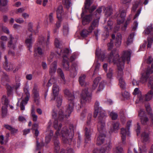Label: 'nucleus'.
<instances>
[{
	"instance_id": "nucleus-1",
	"label": "nucleus",
	"mask_w": 153,
	"mask_h": 153,
	"mask_svg": "<svg viewBox=\"0 0 153 153\" xmlns=\"http://www.w3.org/2000/svg\"><path fill=\"white\" fill-rule=\"evenodd\" d=\"M131 54V52L130 51H124L121 58L118 59V51L117 49H114L112 50L107 58L105 57L103 53L99 49L97 50L96 52V56L99 59L102 61L105 60L109 62H113L114 64H116L118 69L117 78L119 79V85L122 89H123L126 88V82L122 77L124 63L126 61L127 63H129Z\"/></svg>"
},
{
	"instance_id": "nucleus-2",
	"label": "nucleus",
	"mask_w": 153,
	"mask_h": 153,
	"mask_svg": "<svg viewBox=\"0 0 153 153\" xmlns=\"http://www.w3.org/2000/svg\"><path fill=\"white\" fill-rule=\"evenodd\" d=\"M52 116L53 118L58 119V120H55L53 123V127L57 130L54 136L53 139L55 152L56 153H58L60 149L59 142V141L58 140L56 139V138L59 136H61L64 142L67 143V141L69 140H71L73 133V130L70 129V132H69L67 128L66 127H64L62 128L60 134V129L62 126V124L60 123V121H62L64 118H68L69 116H67V117H65L62 118L61 117H59L58 112H57L55 110H53Z\"/></svg>"
},
{
	"instance_id": "nucleus-3",
	"label": "nucleus",
	"mask_w": 153,
	"mask_h": 153,
	"mask_svg": "<svg viewBox=\"0 0 153 153\" xmlns=\"http://www.w3.org/2000/svg\"><path fill=\"white\" fill-rule=\"evenodd\" d=\"M99 102H96L94 112V117H96L98 116V119L97 128L100 134L97 139L96 144L97 145H100L103 143L105 137V135L102 132L105 128V119L106 116L105 115V111L101 107H99Z\"/></svg>"
},
{
	"instance_id": "nucleus-4",
	"label": "nucleus",
	"mask_w": 153,
	"mask_h": 153,
	"mask_svg": "<svg viewBox=\"0 0 153 153\" xmlns=\"http://www.w3.org/2000/svg\"><path fill=\"white\" fill-rule=\"evenodd\" d=\"M64 94L67 96L68 100L69 105L65 110L64 112L63 108H61L59 109L57 112H58L59 117H61L62 118L65 117H67L70 116L71 113L73 110L74 105V97L71 93L69 90L65 89L64 91Z\"/></svg>"
},
{
	"instance_id": "nucleus-5",
	"label": "nucleus",
	"mask_w": 153,
	"mask_h": 153,
	"mask_svg": "<svg viewBox=\"0 0 153 153\" xmlns=\"http://www.w3.org/2000/svg\"><path fill=\"white\" fill-rule=\"evenodd\" d=\"M103 9L105 13V15L106 17L110 16L112 13V9L111 7L108 6L105 7L104 6H102L99 7L96 10L94 14H90L89 15L85 16L82 19V23L84 25L88 24L92 20V18H96V19H98V22L100 19V15L102 12V9Z\"/></svg>"
},
{
	"instance_id": "nucleus-6",
	"label": "nucleus",
	"mask_w": 153,
	"mask_h": 153,
	"mask_svg": "<svg viewBox=\"0 0 153 153\" xmlns=\"http://www.w3.org/2000/svg\"><path fill=\"white\" fill-rule=\"evenodd\" d=\"M59 87L56 84H54L52 87L53 97L51 98V100H56L58 107L60 106L62 103V97L59 94Z\"/></svg>"
},
{
	"instance_id": "nucleus-7",
	"label": "nucleus",
	"mask_w": 153,
	"mask_h": 153,
	"mask_svg": "<svg viewBox=\"0 0 153 153\" xmlns=\"http://www.w3.org/2000/svg\"><path fill=\"white\" fill-rule=\"evenodd\" d=\"M24 93L22 95L23 98L22 101L20 104V108L21 110H24L25 109V107L24 105H25L27 103L30 97V95L29 91V87L28 85H26L23 88Z\"/></svg>"
},
{
	"instance_id": "nucleus-8",
	"label": "nucleus",
	"mask_w": 153,
	"mask_h": 153,
	"mask_svg": "<svg viewBox=\"0 0 153 153\" xmlns=\"http://www.w3.org/2000/svg\"><path fill=\"white\" fill-rule=\"evenodd\" d=\"M60 53H57L59 56H62L63 58L62 65L66 71L69 69V65L68 62V55L69 53V50L67 48L62 49L61 50Z\"/></svg>"
},
{
	"instance_id": "nucleus-9",
	"label": "nucleus",
	"mask_w": 153,
	"mask_h": 153,
	"mask_svg": "<svg viewBox=\"0 0 153 153\" xmlns=\"http://www.w3.org/2000/svg\"><path fill=\"white\" fill-rule=\"evenodd\" d=\"M80 97L81 103L82 105L89 102L91 99V94L88 92L87 88H85L82 90Z\"/></svg>"
},
{
	"instance_id": "nucleus-10",
	"label": "nucleus",
	"mask_w": 153,
	"mask_h": 153,
	"mask_svg": "<svg viewBox=\"0 0 153 153\" xmlns=\"http://www.w3.org/2000/svg\"><path fill=\"white\" fill-rule=\"evenodd\" d=\"M127 12L126 8H121L118 13H117L115 15V17L117 18V22L119 25L122 24L124 21Z\"/></svg>"
},
{
	"instance_id": "nucleus-11",
	"label": "nucleus",
	"mask_w": 153,
	"mask_h": 153,
	"mask_svg": "<svg viewBox=\"0 0 153 153\" xmlns=\"http://www.w3.org/2000/svg\"><path fill=\"white\" fill-rule=\"evenodd\" d=\"M98 19H95L89 27L88 30L86 29H83L82 30L81 33V36L83 37L87 36L89 33H92L93 30L98 27Z\"/></svg>"
},
{
	"instance_id": "nucleus-12",
	"label": "nucleus",
	"mask_w": 153,
	"mask_h": 153,
	"mask_svg": "<svg viewBox=\"0 0 153 153\" xmlns=\"http://www.w3.org/2000/svg\"><path fill=\"white\" fill-rule=\"evenodd\" d=\"M153 72V64L151 65V68L148 67L147 69L142 74L140 82L142 83L146 82L150 74Z\"/></svg>"
},
{
	"instance_id": "nucleus-13",
	"label": "nucleus",
	"mask_w": 153,
	"mask_h": 153,
	"mask_svg": "<svg viewBox=\"0 0 153 153\" xmlns=\"http://www.w3.org/2000/svg\"><path fill=\"white\" fill-rule=\"evenodd\" d=\"M2 103L4 106L2 107V115L3 117H5L7 113V107L9 102V101L5 95H3L1 98Z\"/></svg>"
},
{
	"instance_id": "nucleus-14",
	"label": "nucleus",
	"mask_w": 153,
	"mask_h": 153,
	"mask_svg": "<svg viewBox=\"0 0 153 153\" xmlns=\"http://www.w3.org/2000/svg\"><path fill=\"white\" fill-rule=\"evenodd\" d=\"M131 121L129 120L128 121L127 124L126 128L125 129L122 128L121 129V134L122 140L123 142L126 140V135H129V128L131 125Z\"/></svg>"
},
{
	"instance_id": "nucleus-15",
	"label": "nucleus",
	"mask_w": 153,
	"mask_h": 153,
	"mask_svg": "<svg viewBox=\"0 0 153 153\" xmlns=\"http://www.w3.org/2000/svg\"><path fill=\"white\" fill-rule=\"evenodd\" d=\"M51 124V122H49L46 130V136L45 138V143L46 144L50 142L51 137L53 135V132L50 128Z\"/></svg>"
},
{
	"instance_id": "nucleus-16",
	"label": "nucleus",
	"mask_w": 153,
	"mask_h": 153,
	"mask_svg": "<svg viewBox=\"0 0 153 153\" xmlns=\"http://www.w3.org/2000/svg\"><path fill=\"white\" fill-rule=\"evenodd\" d=\"M32 92L33 95L35 102H38L39 99V89L38 85L35 84L34 85Z\"/></svg>"
},
{
	"instance_id": "nucleus-17",
	"label": "nucleus",
	"mask_w": 153,
	"mask_h": 153,
	"mask_svg": "<svg viewBox=\"0 0 153 153\" xmlns=\"http://www.w3.org/2000/svg\"><path fill=\"white\" fill-rule=\"evenodd\" d=\"M34 39L32 37V35L31 34H30L29 36L27 37L25 41V44L28 50L30 52H31L30 48L32 47V44L34 42Z\"/></svg>"
},
{
	"instance_id": "nucleus-18",
	"label": "nucleus",
	"mask_w": 153,
	"mask_h": 153,
	"mask_svg": "<svg viewBox=\"0 0 153 153\" xmlns=\"http://www.w3.org/2000/svg\"><path fill=\"white\" fill-rule=\"evenodd\" d=\"M113 23L110 20H109L107 22V25L105 27V30L102 34L103 36L107 37L109 36V32L112 28Z\"/></svg>"
},
{
	"instance_id": "nucleus-19",
	"label": "nucleus",
	"mask_w": 153,
	"mask_h": 153,
	"mask_svg": "<svg viewBox=\"0 0 153 153\" xmlns=\"http://www.w3.org/2000/svg\"><path fill=\"white\" fill-rule=\"evenodd\" d=\"M10 41L8 43V47L14 49L16 46V44L17 40V38L12 35H10Z\"/></svg>"
},
{
	"instance_id": "nucleus-20",
	"label": "nucleus",
	"mask_w": 153,
	"mask_h": 153,
	"mask_svg": "<svg viewBox=\"0 0 153 153\" xmlns=\"http://www.w3.org/2000/svg\"><path fill=\"white\" fill-rule=\"evenodd\" d=\"M111 148V143L110 141H108L101 148L100 150V153H108Z\"/></svg>"
},
{
	"instance_id": "nucleus-21",
	"label": "nucleus",
	"mask_w": 153,
	"mask_h": 153,
	"mask_svg": "<svg viewBox=\"0 0 153 153\" xmlns=\"http://www.w3.org/2000/svg\"><path fill=\"white\" fill-rule=\"evenodd\" d=\"M85 142L88 143L91 140L90 137L93 130L89 127H86L85 128Z\"/></svg>"
},
{
	"instance_id": "nucleus-22",
	"label": "nucleus",
	"mask_w": 153,
	"mask_h": 153,
	"mask_svg": "<svg viewBox=\"0 0 153 153\" xmlns=\"http://www.w3.org/2000/svg\"><path fill=\"white\" fill-rule=\"evenodd\" d=\"M92 0H86L85 3V9H88L90 13L92 12L96 8V7L95 6H92L90 7V6L92 3Z\"/></svg>"
},
{
	"instance_id": "nucleus-23",
	"label": "nucleus",
	"mask_w": 153,
	"mask_h": 153,
	"mask_svg": "<svg viewBox=\"0 0 153 153\" xmlns=\"http://www.w3.org/2000/svg\"><path fill=\"white\" fill-rule=\"evenodd\" d=\"M153 95V90H151L148 92L145 96H142V99H143V101H140L141 102H143L145 101H149L151 100Z\"/></svg>"
},
{
	"instance_id": "nucleus-24",
	"label": "nucleus",
	"mask_w": 153,
	"mask_h": 153,
	"mask_svg": "<svg viewBox=\"0 0 153 153\" xmlns=\"http://www.w3.org/2000/svg\"><path fill=\"white\" fill-rule=\"evenodd\" d=\"M57 61L55 60L50 65L49 73L51 75L54 74L56 71L57 68Z\"/></svg>"
},
{
	"instance_id": "nucleus-25",
	"label": "nucleus",
	"mask_w": 153,
	"mask_h": 153,
	"mask_svg": "<svg viewBox=\"0 0 153 153\" xmlns=\"http://www.w3.org/2000/svg\"><path fill=\"white\" fill-rule=\"evenodd\" d=\"M5 60V62L4 63V67L5 70L7 71H11L13 70V65L10 64H9L7 62V58L6 56H4Z\"/></svg>"
},
{
	"instance_id": "nucleus-26",
	"label": "nucleus",
	"mask_w": 153,
	"mask_h": 153,
	"mask_svg": "<svg viewBox=\"0 0 153 153\" xmlns=\"http://www.w3.org/2000/svg\"><path fill=\"white\" fill-rule=\"evenodd\" d=\"M133 94L134 95H137L138 98L140 102L142 101H143V99H142V95L141 94L140 91L137 88H135L134 92H133Z\"/></svg>"
},
{
	"instance_id": "nucleus-27",
	"label": "nucleus",
	"mask_w": 153,
	"mask_h": 153,
	"mask_svg": "<svg viewBox=\"0 0 153 153\" xmlns=\"http://www.w3.org/2000/svg\"><path fill=\"white\" fill-rule=\"evenodd\" d=\"M121 43V35L120 33L117 34L116 37L115 45L117 47H119Z\"/></svg>"
},
{
	"instance_id": "nucleus-28",
	"label": "nucleus",
	"mask_w": 153,
	"mask_h": 153,
	"mask_svg": "<svg viewBox=\"0 0 153 153\" xmlns=\"http://www.w3.org/2000/svg\"><path fill=\"white\" fill-rule=\"evenodd\" d=\"M63 11L62 6L61 5L59 6L56 10L57 17L59 20L61 19L62 14Z\"/></svg>"
},
{
	"instance_id": "nucleus-29",
	"label": "nucleus",
	"mask_w": 153,
	"mask_h": 153,
	"mask_svg": "<svg viewBox=\"0 0 153 153\" xmlns=\"http://www.w3.org/2000/svg\"><path fill=\"white\" fill-rule=\"evenodd\" d=\"M123 149L120 144L117 145L115 148L114 149V153H123Z\"/></svg>"
},
{
	"instance_id": "nucleus-30",
	"label": "nucleus",
	"mask_w": 153,
	"mask_h": 153,
	"mask_svg": "<svg viewBox=\"0 0 153 153\" xmlns=\"http://www.w3.org/2000/svg\"><path fill=\"white\" fill-rule=\"evenodd\" d=\"M139 153H143L147 151L146 146L143 143L142 144L139 143Z\"/></svg>"
},
{
	"instance_id": "nucleus-31",
	"label": "nucleus",
	"mask_w": 153,
	"mask_h": 153,
	"mask_svg": "<svg viewBox=\"0 0 153 153\" xmlns=\"http://www.w3.org/2000/svg\"><path fill=\"white\" fill-rule=\"evenodd\" d=\"M141 138L144 142L147 141L149 139V136L147 133L143 132L141 134Z\"/></svg>"
},
{
	"instance_id": "nucleus-32",
	"label": "nucleus",
	"mask_w": 153,
	"mask_h": 153,
	"mask_svg": "<svg viewBox=\"0 0 153 153\" xmlns=\"http://www.w3.org/2000/svg\"><path fill=\"white\" fill-rule=\"evenodd\" d=\"M85 77L84 74L81 75L79 77V81L80 85L82 86L85 85Z\"/></svg>"
},
{
	"instance_id": "nucleus-33",
	"label": "nucleus",
	"mask_w": 153,
	"mask_h": 153,
	"mask_svg": "<svg viewBox=\"0 0 153 153\" xmlns=\"http://www.w3.org/2000/svg\"><path fill=\"white\" fill-rule=\"evenodd\" d=\"M2 75L1 82L4 85L5 84L4 82L8 81L9 78L7 74L4 72L2 73Z\"/></svg>"
},
{
	"instance_id": "nucleus-34",
	"label": "nucleus",
	"mask_w": 153,
	"mask_h": 153,
	"mask_svg": "<svg viewBox=\"0 0 153 153\" xmlns=\"http://www.w3.org/2000/svg\"><path fill=\"white\" fill-rule=\"evenodd\" d=\"M57 73L60 75L62 79V82L65 83V78L62 70L60 68H58L57 70Z\"/></svg>"
},
{
	"instance_id": "nucleus-35",
	"label": "nucleus",
	"mask_w": 153,
	"mask_h": 153,
	"mask_svg": "<svg viewBox=\"0 0 153 153\" xmlns=\"http://www.w3.org/2000/svg\"><path fill=\"white\" fill-rule=\"evenodd\" d=\"M119 124L117 122L114 123L113 124V127L111 129L112 132H116L119 128Z\"/></svg>"
},
{
	"instance_id": "nucleus-36",
	"label": "nucleus",
	"mask_w": 153,
	"mask_h": 153,
	"mask_svg": "<svg viewBox=\"0 0 153 153\" xmlns=\"http://www.w3.org/2000/svg\"><path fill=\"white\" fill-rule=\"evenodd\" d=\"M143 33L145 34H149L150 33L153 35V29L151 27L149 26L144 31Z\"/></svg>"
},
{
	"instance_id": "nucleus-37",
	"label": "nucleus",
	"mask_w": 153,
	"mask_h": 153,
	"mask_svg": "<svg viewBox=\"0 0 153 153\" xmlns=\"http://www.w3.org/2000/svg\"><path fill=\"white\" fill-rule=\"evenodd\" d=\"M101 79V78L100 77H97L96 78L94 81L93 84V85L92 88L94 89H95L97 87L99 81Z\"/></svg>"
},
{
	"instance_id": "nucleus-38",
	"label": "nucleus",
	"mask_w": 153,
	"mask_h": 153,
	"mask_svg": "<svg viewBox=\"0 0 153 153\" xmlns=\"http://www.w3.org/2000/svg\"><path fill=\"white\" fill-rule=\"evenodd\" d=\"M134 33H132L130 34L129 37L128 38L126 43L127 45H129L131 44L133 42V38L134 36Z\"/></svg>"
},
{
	"instance_id": "nucleus-39",
	"label": "nucleus",
	"mask_w": 153,
	"mask_h": 153,
	"mask_svg": "<svg viewBox=\"0 0 153 153\" xmlns=\"http://www.w3.org/2000/svg\"><path fill=\"white\" fill-rule=\"evenodd\" d=\"M4 127L6 128L10 131L12 133H16L17 131V129L14 128L12 127L9 125H4Z\"/></svg>"
},
{
	"instance_id": "nucleus-40",
	"label": "nucleus",
	"mask_w": 153,
	"mask_h": 153,
	"mask_svg": "<svg viewBox=\"0 0 153 153\" xmlns=\"http://www.w3.org/2000/svg\"><path fill=\"white\" fill-rule=\"evenodd\" d=\"M141 122L143 125H146L149 121L148 117L146 116L140 118Z\"/></svg>"
},
{
	"instance_id": "nucleus-41",
	"label": "nucleus",
	"mask_w": 153,
	"mask_h": 153,
	"mask_svg": "<svg viewBox=\"0 0 153 153\" xmlns=\"http://www.w3.org/2000/svg\"><path fill=\"white\" fill-rule=\"evenodd\" d=\"M8 142V139L7 137H4L3 135L0 136V143L1 144H4Z\"/></svg>"
},
{
	"instance_id": "nucleus-42",
	"label": "nucleus",
	"mask_w": 153,
	"mask_h": 153,
	"mask_svg": "<svg viewBox=\"0 0 153 153\" xmlns=\"http://www.w3.org/2000/svg\"><path fill=\"white\" fill-rule=\"evenodd\" d=\"M131 17L130 16H129V17L127 18V20H126V22H125V23L124 25V26L122 28L123 30H126L127 27V25L130 23L131 20Z\"/></svg>"
},
{
	"instance_id": "nucleus-43",
	"label": "nucleus",
	"mask_w": 153,
	"mask_h": 153,
	"mask_svg": "<svg viewBox=\"0 0 153 153\" xmlns=\"http://www.w3.org/2000/svg\"><path fill=\"white\" fill-rule=\"evenodd\" d=\"M148 87L153 90V76L150 77L149 79L148 84Z\"/></svg>"
},
{
	"instance_id": "nucleus-44",
	"label": "nucleus",
	"mask_w": 153,
	"mask_h": 153,
	"mask_svg": "<svg viewBox=\"0 0 153 153\" xmlns=\"http://www.w3.org/2000/svg\"><path fill=\"white\" fill-rule=\"evenodd\" d=\"M55 56L53 52H52L50 56L48 57V60L49 62H52L53 60L55 58Z\"/></svg>"
},
{
	"instance_id": "nucleus-45",
	"label": "nucleus",
	"mask_w": 153,
	"mask_h": 153,
	"mask_svg": "<svg viewBox=\"0 0 153 153\" xmlns=\"http://www.w3.org/2000/svg\"><path fill=\"white\" fill-rule=\"evenodd\" d=\"M113 70L110 68L109 69V71L107 74V78L109 79H111L112 78V76L113 75Z\"/></svg>"
},
{
	"instance_id": "nucleus-46",
	"label": "nucleus",
	"mask_w": 153,
	"mask_h": 153,
	"mask_svg": "<svg viewBox=\"0 0 153 153\" xmlns=\"http://www.w3.org/2000/svg\"><path fill=\"white\" fill-rule=\"evenodd\" d=\"M109 115L112 119L113 120H116L117 117V114L114 112H109Z\"/></svg>"
},
{
	"instance_id": "nucleus-47",
	"label": "nucleus",
	"mask_w": 153,
	"mask_h": 153,
	"mask_svg": "<svg viewBox=\"0 0 153 153\" xmlns=\"http://www.w3.org/2000/svg\"><path fill=\"white\" fill-rule=\"evenodd\" d=\"M105 83V82L104 81H102L100 83L98 89L97 91V92L102 91L103 89Z\"/></svg>"
},
{
	"instance_id": "nucleus-48",
	"label": "nucleus",
	"mask_w": 153,
	"mask_h": 153,
	"mask_svg": "<svg viewBox=\"0 0 153 153\" xmlns=\"http://www.w3.org/2000/svg\"><path fill=\"white\" fill-rule=\"evenodd\" d=\"M54 45L56 47L58 48H60L61 45V42L59 41V39L56 38L55 40Z\"/></svg>"
},
{
	"instance_id": "nucleus-49",
	"label": "nucleus",
	"mask_w": 153,
	"mask_h": 153,
	"mask_svg": "<svg viewBox=\"0 0 153 153\" xmlns=\"http://www.w3.org/2000/svg\"><path fill=\"white\" fill-rule=\"evenodd\" d=\"M63 3L68 8L71 4V0H64Z\"/></svg>"
},
{
	"instance_id": "nucleus-50",
	"label": "nucleus",
	"mask_w": 153,
	"mask_h": 153,
	"mask_svg": "<svg viewBox=\"0 0 153 153\" xmlns=\"http://www.w3.org/2000/svg\"><path fill=\"white\" fill-rule=\"evenodd\" d=\"M7 2V0H0V7L6 5Z\"/></svg>"
},
{
	"instance_id": "nucleus-51",
	"label": "nucleus",
	"mask_w": 153,
	"mask_h": 153,
	"mask_svg": "<svg viewBox=\"0 0 153 153\" xmlns=\"http://www.w3.org/2000/svg\"><path fill=\"white\" fill-rule=\"evenodd\" d=\"M138 116L140 118L145 116V112L143 109H141L140 111H139L138 112Z\"/></svg>"
},
{
	"instance_id": "nucleus-52",
	"label": "nucleus",
	"mask_w": 153,
	"mask_h": 153,
	"mask_svg": "<svg viewBox=\"0 0 153 153\" xmlns=\"http://www.w3.org/2000/svg\"><path fill=\"white\" fill-rule=\"evenodd\" d=\"M36 53H37L39 55H42L43 54V52L42 49L39 48L38 47L37 48L35 51Z\"/></svg>"
},
{
	"instance_id": "nucleus-53",
	"label": "nucleus",
	"mask_w": 153,
	"mask_h": 153,
	"mask_svg": "<svg viewBox=\"0 0 153 153\" xmlns=\"http://www.w3.org/2000/svg\"><path fill=\"white\" fill-rule=\"evenodd\" d=\"M139 2L138 1H135L134 3L133 4V6L132 7V10L134 11H135L137 8V7L139 4Z\"/></svg>"
},
{
	"instance_id": "nucleus-54",
	"label": "nucleus",
	"mask_w": 153,
	"mask_h": 153,
	"mask_svg": "<svg viewBox=\"0 0 153 153\" xmlns=\"http://www.w3.org/2000/svg\"><path fill=\"white\" fill-rule=\"evenodd\" d=\"M153 41V39L152 38H149L148 39V44H147V48H150Z\"/></svg>"
},
{
	"instance_id": "nucleus-55",
	"label": "nucleus",
	"mask_w": 153,
	"mask_h": 153,
	"mask_svg": "<svg viewBox=\"0 0 153 153\" xmlns=\"http://www.w3.org/2000/svg\"><path fill=\"white\" fill-rule=\"evenodd\" d=\"M44 39L45 38L44 36H42L40 37L39 39V44L43 45L44 44H45Z\"/></svg>"
},
{
	"instance_id": "nucleus-56",
	"label": "nucleus",
	"mask_w": 153,
	"mask_h": 153,
	"mask_svg": "<svg viewBox=\"0 0 153 153\" xmlns=\"http://www.w3.org/2000/svg\"><path fill=\"white\" fill-rule=\"evenodd\" d=\"M15 21L19 24L22 23L24 22V20L21 18H16L15 19Z\"/></svg>"
},
{
	"instance_id": "nucleus-57",
	"label": "nucleus",
	"mask_w": 153,
	"mask_h": 153,
	"mask_svg": "<svg viewBox=\"0 0 153 153\" xmlns=\"http://www.w3.org/2000/svg\"><path fill=\"white\" fill-rule=\"evenodd\" d=\"M7 94L8 96L12 94V91L13 89L10 86H8L7 87Z\"/></svg>"
},
{
	"instance_id": "nucleus-58",
	"label": "nucleus",
	"mask_w": 153,
	"mask_h": 153,
	"mask_svg": "<svg viewBox=\"0 0 153 153\" xmlns=\"http://www.w3.org/2000/svg\"><path fill=\"white\" fill-rule=\"evenodd\" d=\"M68 32V28L67 26H64L63 28V33L64 35H67Z\"/></svg>"
},
{
	"instance_id": "nucleus-59",
	"label": "nucleus",
	"mask_w": 153,
	"mask_h": 153,
	"mask_svg": "<svg viewBox=\"0 0 153 153\" xmlns=\"http://www.w3.org/2000/svg\"><path fill=\"white\" fill-rule=\"evenodd\" d=\"M55 81V80L54 78L53 77L51 78L47 84V86L49 87L51 86V85L52 83H54Z\"/></svg>"
},
{
	"instance_id": "nucleus-60",
	"label": "nucleus",
	"mask_w": 153,
	"mask_h": 153,
	"mask_svg": "<svg viewBox=\"0 0 153 153\" xmlns=\"http://www.w3.org/2000/svg\"><path fill=\"white\" fill-rule=\"evenodd\" d=\"M94 65H95V72L97 71L99 69L100 66V64L98 62V61L95 62L94 63Z\"/></svg>"
},
{
	"instance_id": "nucleus-61",
	"label": "nucleus",
	"mask_w": 153,
	"mask_h": 153,
	"mask_svg": "<svg viewBox=\"0 0 153 153\" xmlns=\"http://www.w3.org/2000/svg\"><path fill=\"white\" fill-rule=\"evenodd\" d=\"M5 49V47L4 44L2 42H1L0 46V52L4 51Z\"/></svg>"
},
{
	"instance_id": "nucleus-62",
	"label": "nucleus",
	"mask_w": 153,
	"mask_h": 153,
	"mask_svg": "<svg viewBox=\"0 0 153 153\" xmlns=\"http://www.w3.org/2000/svg\"><path fill=\"white\" fill-rule=\"evenodd\" d=\"M131 0H120V2L123 4L128 5Z\"/></svg>"
},
{
	"instance_id": "nucleus-63",
	"label": "nucleus",
	"mask_w": 153,
	"mask_h": 153,
	"mask_svg": "<svg viewBox=\"0 0 153 153\" xmlns=\"http://www.w3.org/2000/svg\"><path fill=\"white\" fill-rule=\"evenodd\" d=\"M2 31L6 34H8L9 33V30L7 27L5 26H3L2 27Z\"/></svg>"
},
{
	"instance_id": "nucleus-64",
	"label": "nucleus",
	"mask_w": 153,
	"mask_h": 153,
	"mask_svg": "<svg viewBox=\"0 0 153 153\" xmlns=\"http://www.w3.org/2000/svg\"><path fill=\"white\" fill-rule=\"evenodd\" d=\"M113 42L112 40H111L110 42L108 44V50L111 49L113 47Z\"/></svg>"
}]
</instances>
